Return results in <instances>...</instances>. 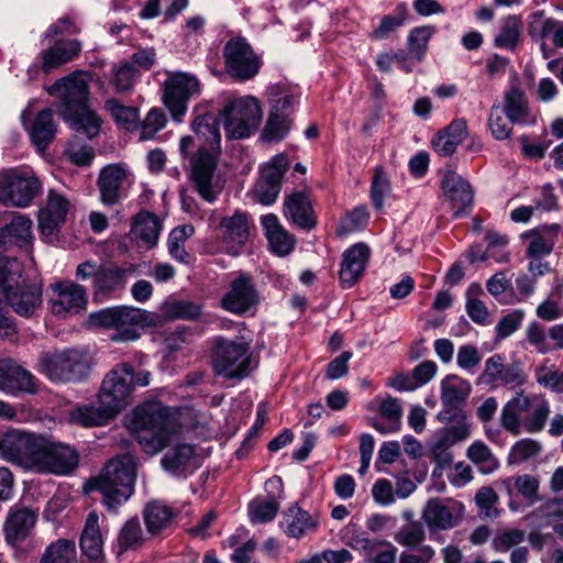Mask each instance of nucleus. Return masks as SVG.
<instances>
[{
    "mask_svg": "<svg viewBox=\"0 0 563 563\" xmlns=\"http://www.w3.org/2000/svg\"><path fill=\"white\" fill-rule=\"evenodd\" d=\"M90 80V73L77 70L58 79L48 89L49 95L60 97L65 121L88 139L97 136L101 128V119L88 107Z\"/></svg>",
    "mask_w": 563,
    "mask_h": 563,
    "instance_id": "obj_1",
    "label": "nucleus"
},
{
    "mask_svg": "<svg viewBox=\"0 0 563 563\" xmlns=\"http://www.w3.org/2000/svg\"><path fill=\"white\" fill-rule=\"evenodd\" d=\"M192 130L202 142L191 157L190 178L201 198L213 202L219 192L212 185L217 158L211 151L220 146V123L211 114L199 115L192 122Z\"/></svg>",
    "mask_w": 563,
    "mask_h": 563,
    "instance_id": "obj_2",
    "label": "nucleus"
},
{
    "mask_svg": "<svg viewBox=\"0 0 563 563\" xmlns=\"http://www.w3.org/2000/svg\"><path fill=\"white\" fill-rule=\"evenodd\" d=\"M131 427L143 451L151 455L168 446L179 431L169 408L159 404L137 407L133 411Z\"/></svg>",
    "mask_w": 563,
    "mask_h": 563,
    "instance_id": "obj_3",
    "label": "nucleus"
},
{
    "mask_svg": "<svg viewBox=\"0 0 563 563\" xmlns=\"http://www.w3.org/2000/svg\"><path fill=\"white\" fill-rule=\"evenodd\" d=\"M135 477V459L131 454H122L110 460L99 476L90 481V486L102 494L108 509L115 510L132 496Z\"/></svg>",
    "mask_w": 563,
    "mask_h": 563,
    "instance_id": "obj_4",
    "label": "nucleus"
},
{
    "mask_svg": "<svg viewBox=\"0 0 563 563\" xmlns=\"http://www.w3.org/2000/svg\"><path fill=\"white\" fill-rule=\"evenodd\" d=\"M151 378L152 374L146 369L136 371L130 363L117 364L103 377L99 404H103L108 412L119 413L132 402L135 389L148 386Z\"/></svg>",
    "mask_w": 563,
    "mask_h": 563,
    "instance_id": "obj_5",
    "label": "nucleus"
},
{
    "mask_svg": "<svg viewBox=\"0 0 563 563\" xmlns=\"http://www.w3.org/2000/svg\"><path fill=\"white\" fill-rule=\"evenodd\" d=\"M38 362L42 373L49 380L76 384L89 377L93 357L88 349L66 347L42 353Z\"/></svg>",
    "mask_w": 563,
    "mask_h": 563,
    "instance_id": "obj_6",
    "label": "nucleus"
},
{
    "mask_svg": "<svg viewBox=\"0 0 563 563\" xmlns=\"http://www.w3.org/2000/svg\"><path fill=\"white\" fill-rule=\"evenodd\" d=\"M212 358L214 372L228 379H242L251 373V345L243 338H218Z\"/></svg>",
    "mask_w": 563,
    "mask_h": 563,
    "instance_id": "obj_7",
    "label": "nucleus"
},
{
    "mask_svg": "<svg viewBox=\"0 0 563 563\" xmlns=\"http://www.w3.org/2000/svg\"><path fill=\"white\" fill-rule=\"evenodd\" d=\"M223 126L228 139L249 137L260 125L262 108L253 96H244L229 101L221 111Z\"/></svg>",
    "mask_w": 563,
    "mask_h": 563,
    "instance_id": "obj_8",
    "label": "nucleus"
},
{
    "mask_svg": "<svg viewBox=\"0 0 563 563\" xmlns=\"http://www.w3.org/2000/svg\"><path fill=\"white\" fill-rule=\"evenodd\" d=\"M42 184L30 168H9L0 173V203L26 208L40 195Z\"/></svg>",
    "mask_w": 563,
    "mask_h": 563,
    "instance_id": "obj_9",
    "label": "nucleus"
},
{
    "mask_svg": "<svg viewBox=\"0 0 563 563\" xmlns=\"http://www.w3.org/2000/svg\"><path fill=\"white\" fill-rule=\"evenodd\" d=\"M222 57L227 75L238 82L255 78L263 65L262 57L242 36H233L224 43Z\"/></svg>",
    "mask_w": 563,
    "mask_h": 563,
    "instance_id": "obj_10",
    "label": "nucleus"
},
{
    "mask_svg": "<svg viewBox=\"0 0 563 563\" xmlns=\"http://www.w3.org/2000/svg\"><path fill=\"white\" fill-rule=\"evenodd\" d=\"M200 93L198 78L185 71L168 73L164 82V103L175 120H180L188 108V101Z\"/></svg>",
    "mask_w": 563,
    "mask_h": 563,
    "instance_id": "obj_11",
    "label": "nucleus"
},
{
    "mask_svg": "<svg viewBox=\"0 0 563 563\" xmlns=\"http://www.w3.org/2000/svg\"><path fill=\"white\" fill-rule=\"evenodd\" d=\"M78 451L65 443L42 438L36 474L69 475L79 465Z\"/></svg>",
    "mask_w": 563,
    "mask_h": 563,
    "instance_id": "obj_12",
    "label": "nucleus"
},
{
    "mask_svg": "<svg viewBox=\"0 0 563 563\" xmlns=\"http://www.w3.org/2000/svg\"><path fill=\"white\" fill-rule=\"evenodd\" d=\"M42 438L21 430H9L5 461L24 471L35 473Z\"/></svg>",
    "mask_w": 563,
    "mask_h": 563,
    "instance_id": "obj_13",
    "label": "nucleus"
},
{
    "mask_svg": "<svg viewBox=\"0 0 563 563\" xmlns=\"http://www.w3.org/2000/svg\"><path fill=\"white\" fill-rule=\"evenodd\" d=\"M260 303V294L253 278L240 274L231 282L229 290L223 295L220 306L225 311L243 316L255 311Z\"/></svg>",
    "mask_w": 563,
    "mask_h": 563,
    "instance_id": "obj_14",
    "label": "nucleus"
},
{
    "mask_svg": "<svg viewBox=\"0 0 563 563\" xmlns=\"http://www.w3.org/2000/svg\"><path fill=\"white\" fill-rule=\"evenodd\" d=\"M287 169L288 159L285 155H276L271 163L262 168L254 187V196L257 202L271 206L277 200Z\"/></svg>",
    "mask_w": 563,
    "mask_h": 563,
    "instance_id": "obj_15",
    "label": "nucleus"
},
{
    "mask_svg": "<svg viewBox=\"0 0 563 563\" xmlns=\"http://www.w3.org/2000/svg\"><path fill=\"white\" fill-rule=\"evenodd\" d=\"M470 434L471 431L463 424L439 429L429 442V456L439 468L449 467L453 461L451 448L466 440Z\"/></svg>",
    "mask_w": 563,
    "mask_h": 563,
    "instance_id": "obj_16",
    "label": "nucleus"
},
{
    "mask_svg": "<svg viewBox=\"0 0 563 563\" xmlns=\"http://www.w3.org/2000/svg\"><path fill=\"white\" fill-rule=\"evenodd\" d=\"M463 516V506L452 500L432 498L428 500L422 519L432 531L448 530L459 523Z\"/></svg>",
    "mask_w": 563,
    "mask_h": 563,
    "instance_id": "obj_17",
    "label": "nucleus"
},
{
    "mask_svg": "<svg viewBox=\"0 0 563 563\" xmlns=\"http://www.w3.org/2000/svg\"><path fill=\"white\" fill-rule=\"evenodd\" d=\"M69 201L59 192L49 190L46 205L38 211V227L47 240L55 238L66 221Z\"/></svg>",
    "mask_w": 563,
    "mask_h": 563,
    "instance_id": "obj_18",
    "label": "nucleus"
},
{
    "mask_svg": "<svg viewBox=\"0 0 563 563\" xmlns=\"http://www.w3.org/2000/svg\"><path fill=\"white\" fill-rule=\"evenodd\" d=\"M219 230L225 252L232 256L240 255L250 236L249 219L245 212L223 217Z\"/></svg>",
    "mask_w": 563,
    "mask_h": 563,
    "instance_id": "obj_19",
    "label": "nucleus"
},
{
    "mask_svg": "<svg viewBox=\"0 0 563 563\" xmlns=\"http://www.w3.org/2000/svg\"><path fill=\"white\" fill-rule=\"evenodd\" d=\"M0 389L11 395H15L20 391L34 394L36 391V379L14 360H1Z\"/></svg>",
    "mask_w": 563,
    "mask_h": 563,
    "instance_id": "obj_20",
    "label": "nucleus"
},
{
    "mask_svg": "<svg viewBox=\"0 0 563 563\" xmlns=\"http://www.w3.org/2000/svg\"><path fill=\"white\" fill-rule=\"evenodd\" d=\"M522 382L523 375L520 367L515 364L506 365L500 354H494L486 360L484 371L477 379L478 384L492 387Z\"/></svg>",
    "mask_w": 563,
    "mask_h": 563,
    "instance_id": "obj_21",
    "label": "nucleus"
},
{
    "mask_svg": "<svg viewBox=\"0 0 563 563\" xmlns=\"http://www.w3.org/2000/svg\"><path fill=\"white\" fill-rule=\"evenodd\" d=\"M36 520L37 514L31 508H12L7 516L3 526L7 542L15 547L24 541L31 534Z\"/></svg>",
    "mask_w": 563,
    "mask_h": 563,
    "instance_id": "obj_22",
    "label": "nucleus"
},
{
    "mask_svg": "<svg viewBox=\"0 0 563 563\" xmlns=\"http://www.w3.org/2000/svg\"><path fill=\"white\" fill-rule=\"evenodd\" d=\"M369 247L365 243H356L343 253L340 269V283L351 288L362 277L369 258Z\"/></svg>",
    "mask_w": 563,
    "mask_h": 563,
    "instance_id": "obj_23",
    "label": "nucleus"
},
{
    "mask_svg": "<svg viewBox=\"0 0 563 563\" xmlns=\"http://www.w3.org/2000/svg\"><path fill=\"white\" fill-rule=\"evenodd\" d=\"M117 334L112 336L113 341H134L140 336V333L134 329L135 325H148L153 321V313L131 307L118 306L117 307Z\"/></svg>",
    "mask_w": 563,
    "mask_h": 563,
    "instance_id": "obj_24",
    "label": "nucleus"
},
{
    "mask_svg": "<svg viewBox=\"0 0 563 563\" xmlns=\"http://www.w3.org/2000/svg\"><path fill=\"white\" fill-rule=\"evenodd\" d=\"M284 216L300 229L311 230L317 225L311 200L305 191H294L285 197Z\"/></svg>",
    "mask_w": 563,
    "mask_h": 563,
    "instance_id": "obj_25",
    "label": "nucleus"
},
{
    "mask_svg": "<svg viewBox=\"0 0 563 563\" xmlns=\"http://www.w3.org/2000/svg\"><path fill=\"white\" fill-rule=\"evenodd\" d=\"M561 227L556 223L545 224L521 235L526 243L528 257H544L552 253L559 240Z\"/></svg>",
    "mask_w": 563,
    "mask_h": 563,
    "instance_id": "obj_26",
    "label": "nucleus"
},
{
    "mask_svg": "<svg viewBox=\"0 0 563 563\" xmlns=\"http://www.w3.org/2000/svg\"><path fill=\"white\" fill-rule=\"evenodd\" d=\"M441 188L455 209L454 218L461 217L463 210L473 203L474 192L471 185L453 170L443 175Z\"/></svg>",
    "mask_w": 563,
    "mask_h": 563,
    "instance_id": "obj_27",
    "label": "nucleus"
},
{
    "mask_svg": "<svg viewBox=\"0 0 563 563\" xmlns=\"http://www.w3.org/2000/svg\"><path fill=\"white\" fill-rule=\"evenodd\" d=\"M56 297L52 299V312L60 316L67 312H79L87 303V291L84 286L66 282L55 288Z\"/></svg>",
    "mask_w": 563,
    "mask_h": 563,
    "instance_id": "obj_28",
    "label": "nucleus"
},
{
    "mask_svg": "<svg viewBox=\"0 0 563 563\" xmlns=\"http://www.w3.org/2000/svg\"><path fill=\"white\" fill-rule=\"evenodd\" d=\"M13 310L23 317L32 316L42 303V286L22 280L20 289L15 288L3 295Z\"/></svg>",
    "mask_w": 563,
    "mask_h": 563,
    "instance_id": "obj_29",
    "label": "nucleus"
},
{
    "mask_svg": "<svg viewBox=\"0 0 563 563\" xmlns=\"http://www.w3.org/2000/svg\"><path fill=\"white\" fill-rule=\"evenodd\" d=\"M82 563H104L103 540L98 516L89 514L80 537Z\"/></svg>",
    "mask_w": 563,
    "mask_h": 563,
    "instance_id": "obj_30",
    "label": "nucleus"
},
{
    "mask_svg": "<svg viewBox=\"0 0 563 563\" xmlns=\"http://www.w3.org/2000/svg\"><path fill=\"white\" fill-rule=\"evenodd\" d=\"M162 231V222L154 213L139 212L132 220L131 238L146 250L153 249L158 241Z\"/></svg>",
    "mask_w": 563,
    "mask_h": 563,
    "instance_id": "obj_31",
    "label": "nucleus"
},
{
    "mask_svg": "<svg viewBox=\"0 0 563 563\" xmlns=\"http://www.w3.org/2000/svg\"><path fill=\"white\" fill-rule=\"evenodd\" d=\"M283 481L279 476H273L265 483L266 490L272 494L267 500H254L250 504V516L254 522H268L273 520L278 511L279 503L277 497L283 493Z\"/></svg>",
    "mask_w": 563,
    "mask_h": 563,
    "instance_id": "obj_32",
    "label": "nucleus"
},
{
    "mask_svg": "<svg viewBox=\"0 0 563 563\" xmlns=\"http://www.w3.org/2000/svg\"><path fill=\"white\" fill-rule=\"evenodd\" d=\"M537 398L536 396L529 397L525 395L523 390L516 393L503 407L500 417L503 428L514 435H518L521 431V416L531 409Z\"/></svg>",
    "mask_w": 563,
    "mask_h": 563,
    "instance_id": "obj_33",
    "label": "nucleus"
},
{
    "mask_svg": "<svg viewBox=\"0 0 563 563\" xmlns=\"http://www.w3.org/2000/svg\"><path fill=\"white\" fill-rule=\"evenodd\" d=\"M467 137V123L463 118L453 120L432 139L433 150L441 156H451Z\"/></svg>",
    "mask_w": 563,
    "mask_h": 563,
    "instance_id": "obj_34",
    "label": "nucleus"
},
{
    "mask_svg": "<svg viewBox=\"0 0 563 563\" xmlns=\"http://www.w3.org/2000/svg\"><path fill=\"white\" fill-rule=\"evenodd\" d=\"M125 176V170L120 165H108L102 168L98 178V187L103 205L113 206L120 201L121 187Z\"/></svg>",
    "mask_w": 563,
    "mask_h": 563,
    "instance_id": "obj_35",
    "label": "nucleus"
},
{
    "mask_svg": "<svg viewBox=\"0 0 563 563\" xmlns=\"http://www.w3.org/2000/svg\"><path fill=\"white\" fill-rule=\"evenodd\" d=\"M264 234L268 240L269 246L274 253L279 256L289 254L295 245L294 238L282 227L278 218L273 214H266L261 218Z\"/></svg>",
    "mask_w": 563,
    "mask_h": 563,
    "instance_id": "obj_36",
    "label": "nucleus"
},
{
    "mask_svg": "<svg viewBox=\"0 0 563 563\" xmlns=\"http://www.w3.org/2000/svg\"><path fill=\"white\" fill-rule=\"evenodd\" d=\"M136 266L128 264L118 266L114 263L102 264L99 266L97 279L93 280L95 288L99 291H113L123 288L129 275L134 274Z\"/></svg>",
    "mask_w": 563,
    "mask_h": 563,
    "instance_id": "obj_37",
    "label": "nucleus"
},
{
    "mask_svg": "<svg viewBox=\"0 0 563 563\" xmlns=\"http://www.w3.org/2000/svg\"><path fill=\"white\" fill-rule=\"evenodd\" d=\"M81 51L80 42L77 40L57 41L53 46L41 53L42 68L44 73L73 60Z\"/></svg>",
    "mask_w": 563,
    "mask_h": 563,
    "instance_id": "obj_38",
    "label": "nucleus"
},
{
    "mask_svg": "<svg viewBox=\"0 0 563 563\" xmlns=\"http://www.w3.org/2000/svg\"><path fill=\"white\" fill-rule=\"evenodd\" d=\"M504 114L511 123L528 124L533 122L526 93L518 87L505 93Z\"/></svg>",
    "mask_w": 563,
    "mask_h": 563,
    "instance_id": "obj_39",
    "label": "nucleus"
},
{
    "mask_svg": "<svg viewBox=\"0 0 563 563\" xmlns=\"http://www.w3.org/2000/svg\"><path fill=\"white\" fill-rule=\"evenodd\" d=\"M317 526L318 521L297 504L287 508L282 522L285 533L291 538H300L306 532L316 529Z\"/></svg>",
    "mask_w": 563,
    "mask_h": 563,
    "instance_id": "obj_40",
    "label": "nucleus"
},
{
    "mask_svg": "<svg viewBox=\"0 0 563 563\" xmlns=\"http://www.w3.org/2000/svg\"><path fill=\"white\" fill-rule=\"evenodd\" d=\"M56 125L49 109L40 111L30 132L31 141L40 152H44L53 142Z\"/></svg>",
    "mask_w": 563,
    "mask_h": 563,
    "instance_id": "obj_41",
    "label": "nucleus"
},
{
    "mask_svg": "<svg viewBox=\"0 0 563 563\" xmlns=\"http://www.w3.org/2000/svg\"><path fill=\"white\" fill-rule=\"evenodd\" d=\"M147 531L157 534L168 528L176 517L174 509L161 501H152L146 505L143 511Z\"/></svg>",
    "mask_w": 563,
    "mask_h": 563,
    "instance_id": "obj_42",
    "label": "nucleus"
},
{
    "mask_svg": "<svg viewBox=\"0 0 563 563\" xmlns=\"http://www.w3.org/2000/svg\"><path fill=\"white\" fill-rule=\"evenodd\" d=\"M441 402L464 404L472 391L471 383L455 374L446 375L441 380Z\"/></svg>",
    "mask_w": 563,
    "mask_h": 563,
    "instance_id": "obj_43",
    "label": "nucleus"
},
{
    "mask_svg": "<svg viewBox=\"0 0 563 563\" xmlns=\"http://www.w3.org/2000/svg\"><path fill=\"white\" fill-rule=\"evenodd\" d=\"M143 542L144 534L141 522L137 518H131L120 529L114 544V551L117 555L120 556L129 550L137 549Z\"/></svg>",
    "mask_w": 563,
    "mask_h": 563,
    "instance_id": "obj_44",
    "label": "nucleus"
},
{
    "mask_svg": "<svg viewBox=\"0 0 563 563\" xmlns=\"http://www.w3.org/2000/svg\"><path fill=\"white\" fill-rule=\"evenodd\" d=\"M485 241L487 243V247L484 253H481V256H475V252L472 251L470 253V261L474 262H485L489 258H493L496 263H506L509 261V253L501 252L499 255H495V249H506L509 243V238L507 234H503L500 232L488 230L485 233Z\"/></svg>",
    "mask_w": 563,
    "mask_h": 563,
    "instance_id": "obj_45",
    "label": "nucleus"
},
{
    "mask_svg": "<svg viewBox=\"0 0 563 563\" xmlns=\"http://www.w3.org/2000/svg\"><path fill=\"white\" fill-rule=\"evenodd\" d=\"M23 264L16 257H0V291L2 295L18 288L23 280Z\"/></svg>",
    "mask_w": 563,
    "mask_h": 563,
    "instance_id": "obj_46",
    "label": "nucleus"
},
{
    "mask_svg": "<svg viewBox=\"0 0 563 563\" xmlns=\"http://www.w3.org/2000/svg\"><path fill=\"white\" fill-rule=\"evenodd\" d=\"M40 563H77L75 542L67 539H58L51 543L45 549Z\"/></svg>",
    "mask_w": 563,
    "mask_h": 563,
    "instance_id": "obj_47",
    "label": "nucleus"
},
{
    "mask_svg": "<svg viewBox=\"0 0 563 563\" xmlns=\"http://www.w3.org/2000/svg\"><path fill=\"white\" fill-rule=\"evenodd\" d=\"M521 36V22L515 16H508L503 22L499 33L494 40V44L498 48H507L514 51L518 45Z\"/></svg>",
    "mask_w": 563,
    "mask_h": 563,
    "instance_id": "obj_48",
    "label": "nucleus"
},
{
    "mask_svg": "<svg viewBox=\"0 0 563 563\" xmlns=\"http://www.w3.org/2000/svg\"><path fill=\"white\" fill-rule=\"evenodd\" d=\"M467 457L478 466L484 474H490L499 466L492 450L482 441H475L467 449Z\"/></svg>",
    "mask_w": 563,
    "mask_h": 563,
    "instance_id": "obj_49",
    "label": "nucleus"
},
{
    "mask_svg": "<svg viewBox=\"0 0 563 563\" xmlns=\"http://www.w3.org/2000/svg\"><path fill=\"white\" fill-rule=\"evenodd\" d=\"M435 32L432 25H423L413 27L407 38L408 51L418 62L424 58L428 49V43Z\"/></svg>",
    "mask_w": 563,
    "mask_h": 563,
    "instance_id": "obj_50",
    "label": "nucleus"
},
{
    "mask_svg": "<svg viewBox=\"0 0 563 563\" xmlns=\"http://www.w3.org/2000/svg\"><path fill=\"white\" fill-rule=\"evenodd\" d=\"M194 233L191 225L176 227L172 230L168 236V252L170 256L184 264L189 262V254L184 247L186 240Z\"/></svg>",
    "mask_w": 563,
    "mask_h": 563,
    "instance_id": "obj_51",
    "label": "nucleus"
},
{
    "mask_svg": "<svg viewBox=\"0 0 563 563\" xmlns=\"http://www.w3.org/2000/svg\"><path fill=\"white\" fill-rule=\"evenodd\" d=\"M118 413H110L106 409L103 404H100L98 408L93 406H82L77 408L73 412V420L85 426L95 427L106 423Z\"/></svg>",
    "mask_w": 563,
    "mask_h": 563,
    "instance_id": "obj_52",
    "label": "nucleus"
},
{
    "mask_svg": "<svg viewBox=\"0 0 563 563\" xmlns=\"http://www.w3.org/2000/svg\"><path fill=\"white\" fill-rule=\"evenodd\" d=\"M475 504L478 508V516L483 519H496L500 516L497 508L499 496L489 486L481 487L474 497Z\"/></svg>",
    "mask_w": 563,
    "mask_h": 563,
    "instance_id": "obj_53",
    "label": "nucleus"
},
{
    "mask_svg": "<svg viewBox=\"0 0 563 563\" xmlns=\"http://www.w3.org/2000/svg\"><path fill=\"white\" fill-rule=\"evenodd\" d=\"M194 455V448L189 444H180L167 452L161 463L164 470L179 474L187 466Z\"/></svg>",
    "mask_w": 563,
    "mask_h": 563,
    "instance_id": "obj_54",
    "label": "nucleus"
},
{
    "mask_svg": "<svg viewBox=\"0 0 563 563\" xmlns=\"http://www.w3.org/2000/svg\"><path fill=\"white\" fill-rule=\"evenodd\" d=\"M104 106L115 122L125 130H133L136 126L140 119L137 108L125 107L115 99L107 100Z\"/></svg>",
    "mask_w": 563,
    "mask_h": 563,
    "instance_id": "obj_55",
    "label": "nucleus"
},
{
    "mask_svg": "<svg viewBox=\"0 0 563 563\" xmlns=\"http://www.w3.org/2000/svg\"><path fill=\"white\" fill-rule=\"evenodd\" d=\"M271 102V113L283 114L289 118L296 102L295 96L287 92L280 85H272L267 88Z\"/></svg>",
    "mask_w": 563,
    "mask_h": 563,
    "instance_id": "obj_56",
    "label": "nucleus"
},
{
    "mask_svg": "<svg viewBox=\"0 0 563 563\" xmlns=\"http://www.w3.org/2000/svg\"><path fill=\"white\" fill-rule=\"evenodd\" d=\"M531 409L532 412L522 419L521 428L523 427L529 433H537L545 426L550 415V405L544 398H537Z\"/></svg>",
    "mask_w": 563,
    "mask_h": 563,
    "instance_id": "obj_57",
    "label": "nucleus"
},
{
    "mask_svg": "<svg viewBox=\"0 0 563 563\" xmlns=\"http://www.w3.org/2000/svg\"><path fill=\"white\" fill-rule=\"evenodd\" d=\"M408 15L406 3H399L395 9V14L384 15L377 29L372 33V37L376 40H383L389 36L390 33L395 32L400 27Z\"/></svg>",
    "mask_w": 563,
    "mask_h": 563,
    "instance_id": "obj_58",
    "label": "nucleus"
},
{
    "mask_svg": "<svg viewBox=\"0 0 563 563\" xmlns=\"http://www.w3.org/2000/svg\"><path fill=\"white\" fill-rule=\"evenodd\" d=\"M526 540V531L518 528L499 530L492 540V549L497 553H506Z\"/></svg>",
    "mask_w": 563,
    "mask_h": 563,
    "instance_id": "obj_59",
    "label": "nucleus"
},
{
    "mask_svg": "<svg viewBox=\"0 0 563 563\" xmlns=\"http://www.w3.org/2000/svg\"><path fill=\"white\" fill-rule=\"evenodd\" d=\"M534 376L539 385L555 394H563V369L555 365H542L536 368Z\"/></svg>",
    "mask_w": 563,
    "mask_h": 563,
    "instance_id": "obj_60",
    "label": "nucleus"
},
{
    "mask_svg": "<svg viewBox=\"0 0 563 563\" xmlns=\"http://www.w3.org/2000/svg\"><path fill=\"white\" fill-rule=\"evenodd\" d=\"M394 539L400 545L415 549L424 541L426 532L421 522L411 521L402 526L395 533Z\"/></svg>",
    "mask_w": 563,
    "mask_h": 563,
    "instance_id": "obj_61",
    "label": "nucleus"
},
{
    "mask_svg": "<svg viewBox=\"0 0 563 563\" xmlns=\"http://www.w3.org/2000/svg\"><path fill=\"white\" fill-rule=\"evenodd\" d=\"M139 71L131 62H125L112 70L111 85L118 93L132 89Z\"/></svg>",
    "mask_w": 563,
    "mask_h": 563,
    "instance_id": "obj_62",
    "label": "nucleus"
},
{
    "mask_svg": "<svg viewBox=\"0 0 563 563\" xmlns=\"http://www.w3.org/2000/svg\"><path fill=\"white\" fill-rule=\"evenodd\" d=\"M32 220L25 214H16L5 227L12 243L22 245L32 238Z\"/></svg>",
    "mask_w": 563,
    "mask_h": 563,
    "instance_id": "obj_63",
    "label": "nucleus"
},
{
    "mask_svg": "<svg viewBox=\"0 0 563 563\" xmlns=\"http://www.w3.org/2000/svg\"><path fill=\"white\" fill-rule=\"evenodd\" d=\"M541 451L542 445L537 440L522 439L512 445L509 454V461L514 464H520L537 457Z\"/></svg>",
    "mask_w": 563,
    "mask_h": 563,
    "instance_id": "obj_64",
    "label": "nucleus"
}]
</instances>
